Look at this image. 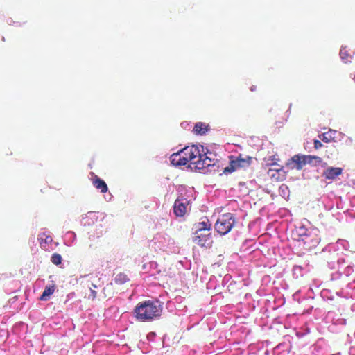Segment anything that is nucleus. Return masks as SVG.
I'll return each mask as SVG.
<instances>
[{
  "label": "nucleus",
  "instance_id": "f257e3e1",
  "mask_svg": "<svg viewBox=\"0 0 355 355\" xmlns=\"http://www.w3.org/2000/svg\"><path fill=\"white\" fill-rule=\"evenodd\" d=\"M162 311V304L159 301H144L139 303L134 309L137 319L148 321L159 317Z\"/></svg>",
  "mask_w": 355,
  "mask_h": 355
},
{
  "label": "nucleus",
  "instance_id": "f03ea898",
  "mask_svg": "<svg viewBox=\"0 0 355 355\" xmlns=\"http://www.w3.org/2000/svg\"><path fill=\"white\" fill-rule=\"evenodd\" d=\"M235 222V217L233 214H224L217 220L215 229L218 234L225 235L230 232Z\"/></svg>",
  "mask_w": 355,
  "mask_h": 355
},
{
  "label": "nucleus",
  "instance_id": "7ed1b4c3",
  "mask_svg": "<svg viewBox=\"0 0 355 355\" xmlns=\"http://www.w3.org/2000/svg\"><path fill=\"white\" fill-rule=\"evenodd\" d=\"M200 148H202L203 154L201 157L197 159V163H196L194 168L203 173L208 171H216V169H212L215 166L214 159L207 156V154L209 153L207 149H206L207 151L205 152L203 146H200Z\"/></svg>",
  "mask_w": 355,
  "mask_h": 355
},
{
  "label": "nucleus",
  "instance_id": "20e7f679",
  "mask_svg": "<svg viewBox=\"0 0 355 355\" xmlns=\"http://www.w3.org/2000/svg\"><path fill=\"white\" fill-rule=\"evenodd\" d=\"M252 157L246 156L245 157H242L240 155L236 157V159L231 160L230 165L224 168L223 173L225 174L231 173L239 168H245L249 166L252 162Z\"/></svg>",
  "mask_w": 355,
  "mask_h": 355
},
{
  "label": "nucleus",
  "instance_id": "39448f33",
  "mask_svg": "<svg viewBox=\"0 0 355 355\" xmlns=\"http://www.w3.org/2000/svg\"><path fill=\"white\" fill-rule=\"evenodd\" d=\"M193 241L201 247H210L212 243V237L208 232H195Z\"/></svg>",
  "mask_w": 355,
  "mask_h": 355
},
{
  "label": "nucleus",
  "instance_id": "423d86ee",
  "mask_svg": "<svg viewBox=\"0 0 355 355\" xmlns=\"http://www.w3.org/2000/svg\"><path fill=\"white\" fill-rule=\"evenodd\" d=\"M305 155H295L292 157L286 163V166L290 169L296 168L301 170L305 164Z\"/></svg>",
  "mask_w": 355,
  "mask_h": 355
},
{
  "label": "nucleus",
  "instance_id": "0eeeda50",
  "mask_svg": "<svg viewBox=\"0 0 355 355\" xmlns=\"http://www.w3.org/2000/svg\"><path fill=\"white\" fill-rule=\"evenodd\" d=\"M301 241L303 243L305 249L310 250L318 245L320 239L315 233L309 232V235L304 237Z\"/></svg>",
  "mask_w": 355,
  "mask_h": 355
},
{
  "label": "nucleus",
  "instance_id": "6e6552de",
  "mask_svg": "<svg viewBox=\"0 0 355 355\" xmlns=\"http://www.w3.org/2000/svg\"><path fill=\"white\" fill-rule=\"evenodd\" d=\"M203 153L202 152V149L200 150L199 147L196 145H193L191 146L190 149V155L189 157H187L189 162H190L189 167L194 168L196 163H197V159L202 155Z\"/></svg>",
  "mask_w": 355,
  "mask_h": 355
},
{
  "label": "nucleus",
  "instance_id": "1a4fd4ad",
  "mask_svg": "<svg viewBox=\"0 0 355 355\" xmlns=\"http://www.w3.org/2000/svg\"><path fill=\"white\" fill-rule=\"evenodd\" d=\"M187 203V199L178 198L174 203L173 209L174 213L177 216H182L186 212V204Z\"/></svg>",
  "mask_w": 355,
  "mask_h": 355
},
{
  "label": "nucleus",
  "instance_id": "9d476101",
  "mask_svg": "<svg viewBox=\"0 0 355 355\" xmlns=\"http://www.w3.org/2000/svg\"><path fill=\"white\" fill-rule=\"evenodd\" d=\"M342 168L336 167H328L323 172V175L328 180H334L336 177L341 174Z\"/></svg>",
  "mask_w": 355,
  "mask_h": 355
},
{
  "label": "nucleus",
  "instance_id": "9b49d317",
  "mask_svg": "<svg viewBox=\"0 0 355 355\" xmlns=\"http://www.w3.org/2000/svg\"><path fill=\"white\" fill-rule=\"evenodd\" d=\"M93 184L96 189L101 190V193H105L107 191L108 188L107 184L103 180L98 178L97 175H95L94 177Z\"/></svg>",
  "mask_w": 355,
  "mask_h": 355
},
{
  "label": "nucleus",
  "instance_id": "f8f14e48",
  "mask_svg": "<svg viewBox=\"0 0 355 355\" xmlns=\"http://www.w3.org/2000/svg\"><path fill=\"white\" fill-rule=\"evenodd\" d=\"M211 224L208 219L206 218L205 220H203L200 223H198L196 225V232H208L210 230Z\"/></svg>",
  "mask_w": 355,
  "mask_h": 355
},
{
  "label": "nucleus",
  "instance_id": "ddd939ff",
  "mask_svg": "<svg viewBox=\"0 0 355 355\" xmlns=\"http://www.w3.org/2000/svg\"><path fill=\"white\" fill-rule=\"evenodd\" d=\"M55 291V286H46L44 288V290L42 293V294L40 296V300L42 301H46L49 299V297L54 293Z\"/></svg>",
  "mask_w": 355,
  "mask_h": 355
},
{
  "label": "nucleus",
  "instance_id": "4468645a",
  "mask_svg": "<svg viewBox=\"0 0 355 355\" xmlns=\"http://www.w3.org/2000/svg\"><path fill=\"white\" fill-rule=\"evenodd\" d=\"M305 164L316 166L322 163V160L320 157L315 155H305Z\"/></svg>",
  "mask_w": 355,
  "mask_h": 355
},
{
  "label": "nucleus",
  "instance_id": "2eb2a0df",
  "mask_svg": "<svg viewBox=\"0 0 355 355\" xmlns=\"http://www.w3.org/2000/svg\"><path fill=\"white\" fill-rule=\"evenodd\" d=\"M207 130L208 129L207 126H205V124L201 122L196 123L193 129V131H195L196 134H199L200 135H205Z\"/></svg>",
  "mask_w": 355,
  "mask_h": 355
},
{
  "label": "nucleus",
  "instance_id": "dca6fc26",
  "mask_svg": "<svg viewBox=\"0 0 355 355\" xmlns=\"http://www.w3.org/2000/svg\"><path fill=\"white\" fill-rule=\"evenodd\" d=\"M345 263V260L344 258H339L337 259V261L336 263L335 262H328V266L330 268H335V266L337 265L338 266V272H339V274L341 273V269H342V265Z\"/></svg>",
  "mask_w": 355,
  "mask_h": 355
},
{
  "label": "nucleus",
  "instance_id": "f3484780",
  "mask_svg": "<svg viewBox=\"0 0 355 355\" xmlns=\"http://www.w3.org/2000/svg\"><path fill=\"white\" fill-rule=\"evenodd\" d=\"M128 280L127 275L123 273L118 274L114 278L115 283L119 285L126 283Z\"/></svg>",
  "mask_w": 355,
  "mask_h": 355
},
{
  "label": "nucleus",
  "instance_id": "a211bd4d",
  "mask_svg": "<svg viewBox=\"0 0 355 355\" xmlns=\"http://www.w3.org/2000/svg\"><path fill=\"white\" fill-rule=\"evenodd\" d=\"M309 232H311L306 230L304 226L300 227L297 230V233L298 235V241H301L304 237H306V236L309 235Z\"/></svg>",
  "mask_w": 355,
  "mask_h": 355
},
{
  "label": "nucleus",
  "instance_id": "6ab92c4d",
  "mask_svg": "<svg viewBox=\"0 0 355 355\" xmlns=\"http://www.w3.org/2000/svg\"><path fill=\"white\" fill-rule=\"evenodd\" d=\"M171 163L173 166H178L179 161L180 160V152L179 151L177 153H173L171 157Z\"/></svg>",
  "mask_w": 355,
  "mask_h": 355
},
{
  "label": "nucleus",
  "instance_id": "aec40b11",
  "mask_svg": "<svg viewBox=\"0 0 355 355\" xmlns=\"http://www.w3.org/2000/svg\"><path fill=\"white\" fill-rule=\"evenodd\" d=\"M335 132H336L335 131L331 130L329 132L323 133V134L320 135L319 137L322 141L328 143L333 138L331 133H335Z\"/></svg>",
  "mask_w": 355,
  "mask_h": 355
},
{
  "label": "nucleus",
  "instance_id": "412c9836",
  "mask_svg": "<svg viewBox=\"0 0 355 355\" xmlns=\"http://www.w3.org/2000/svg\"><path fill=\"white\" fill-rule=\"evenodd\" d=\"M51 261L53 264L58 266L62 263V258L60 254L54 253L51 256Z\"/></svg>",
  "mask_w": 355,
  "mask_h": 355
},
{
  "label": "nucleus",
  "instance_id": "4be33fe9",
  "mask_svg": "<svg viewBox=\"0 0 355 355\" xmlns=\"http://www.w3.org/2000/svg\"><path fill=\"white\" fill-rule=\"evenodd\" d=\"M38 239L41 240L42 241H44L46 243H49L52 241V238L49 236H46L44 233L40 234Z\"/></svg>",
  "mask_w": 355,
  "mask_h": 355
},
{
  "label": "nucleus",
  "instance_id": "5701e85b",
  "mask_svg": "<svg viewBox=\"0 0 355 355\" xmlns=\"http://www.w3.org/2000/svg\"><path fill=\"white\" fill-rule=\"evenodd\" d=\"M340 56L341 60L347 63V61L345 60L346 57L348 56V54L347 53V51L345 50V48L342 46L340 51Z\"/></svg>",
  "mask_w": 355,
  "mask_h": 355
},
{
  "label": "nucleus",
  "instance_id": "b1692460",
  "mask_svg": "<svg viewBox=\"0 0 355 355\" xmlns=\"http://www.w3.org/2000/svg\"><path fill=\"white\" fill-rule=\"evenodd\" d=\"M353 272V267L350 265H348L345 268H343V271L342 272L346 276H349Z\"/></svg>",
  "mask_w": 355,
  "mask_h": 355
},
{
  "label": "nucleus",
  "instance_id": "393cba45",
  "mask_svg": "<svg viewBox=\"0 0 355 355\" xmlns=\"http://www.w3.org/2000/svg\"><path fill=\"white\" fill-rule=\"evenodd\" d=\"M189 162L188 160V158L187 157H184L183 156L181 153H180V160L179 161V163H178V166H184L186 165Z\"/></svg>",
  "mask_w": 355,
  "mask_h": 355
},
{
  "label": "nucleus",
  "instance_id": "a878e982",
  "mask_svg": "<svg viewBox=\"0 0 355 355\" xmlns=\"http://www.w3.org/2000/svg\"><path fill=\"white\" fill-rule=\"evenodd\" d=\"M190 149L191 146H186L181 150H180V153L184 157H189L190 155Z\"/></svg>",
  "mask_w": 355,
  "mask_h": 355
},
{
  "label": "nucleus",
  "instance_id": "bb28decb",
  "mask_svg": "<svg viewBox=\"0 0 355 355\" xmlns=\"http://www.w3.org/2000/svg\"><path fill=\"white\" fill-rule=\"evenodd\" d=\"M322 146V144L319 140H314V148L318 149Z\"/></svg>",
  "mask_w": 355,
  "mask_h": 355
},
{
  "label": "nucleus",
  "instance_id": "cd10ccee",
  "mask_svg": "<svg viewBox=\"0 0 355 355\" xmlns=\"http://www.w3.org/2000/svg\"><path fill=\"white\" fill-rule=\"evenodd\" d=\"M96 297V291L90 288V294L89 295V298H92L93 300Z\"/></svg>",
  "mask_w": 355,
  "mask_h": 355
},
{
  "label": "nucleus",
  "instance_id": "c85d7f7f",
  "mask_svg": "<svg viewBox=\"0 0 355 355\" xmlns=\"http://www.w3.org/2000/svg\"><path fill=\"white\" fill-rule=\"evenodd\" d=\"M155 336L156 334L155 332H150L147 335V338L149 340H153L155 338Z\"/></svg>",
  "mask_w": 355,
  "mask_h": 355
},
{
  "label": "nucleus",
  "instance_id": "c756f323",
  "mask_svg": "<svg viewBox=\"0 0 355 355\" xmlns=\"http://www.w3.org/2000/svg\"><path fill=\"white\" fill-rule=\"evenodd\" d=\"M288 189L287 186L284 185V184H282V186H280L279 187V189L282 191V192H285V190H286Z\"/></svg>",
  "mask_w": 355,
  "mask_h": 355
},
{
  "label": "nucleus",
  "instance_id": "7c9ffc66",
  "mask_svg": "<svg viewBox=\"0 0 355 355\" xmlns=\"http://www.w3.org/2000/svg\"><path fill=\"white\" fill-rule=\"evenodd\" d=\"M275 171L277 172H280V171H283V167H281L280 168H277V169H275Z\"/></svg>",
  "mask_w": 355,
  "mask_h": 355
},
{
  "label": "nucleus",
  "instance_id": "2f4dec72",
  "mask_svg": "<svg viewBox=\"0 0 355 355\" xmlns=\"http://www.w3.org/2000/svg\"><path fill=\"white\" fill-rule=\"evenodd\" d=\"M92 287L97 288V285L94 284V283L92 284Z\"/></svg>",
  "mask_w": 355,
  "mask_h": 355
},
{
  "label": "nucleus",
  "instance_id": "473e14b6",
  "mask_svg": "<svg viewBox=\"0 0 355 355\" xmlns=\"http://www.w3.org/2000/svg\"><path fill=\"white\" fill-rule=\"evenodd\" d=\"M252 91H254L255 89V87L254 86H252L250 89Z\"/></svg>",
  "mask_w": 355,
  "mask_h": 355
},
{
  "label": "nucleus",
  "instance_id": "72a5a7b5",
  "mask_svg": "<svg viewBox=\"0 0 355 355\" xmlns=\"http://www.w3.org/2000/svg\"><path fill=\"white\" fill-rule=\"evenodd\" d=\"M353 76H354L352 77V78H353V80L355 81V73H354V74H353Z\"/></svg>",
  "mask_w": 355,
  "mask_h": 355
},
{
  "label": "nucleus",
  "instance_id": "f704fd0d",
  "mask_svg": "<svg viewBox=\"0 0 355 355\" xmlns=\"http://www.w3.org/2000/svg\"><path fill=\"white\" fill-rule=\"evenodd\" d=\"M69 234H72L74 236H76V235H75L74 232H69Z\"/></svg>",
  "mask_w": 355,
  "mask_h": 355
}]
</instances>
